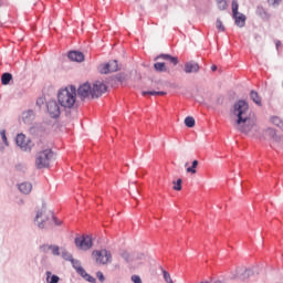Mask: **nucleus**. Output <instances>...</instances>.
<instances>
[{"label": "nucleus", "mask_w": 283, "mask_h": 283, "mask_svg": "<svg viewBox=\"0 0 283 283\" xmlns=\"http://www.w3.org/2000/svg\"><path fill=\"white\" fill-rule=\"evenodd\" d=\"M167 94V92L165 91H158L157 92V96H165Z\"/></svg>", "instance_id": "3c124183"}, {"label": "nucleus", "mask_w": 283, "mask_h": 283, "mask_svg": "<svg viewBox=\"0 0 283 283\" xmlns=\"http://www.w3.org/2000/svg\"><path fill=\"white\" fill-rule=\"evenodd\" d=\"M211 70H212V72H216V70H218V66L217 65H212Z\"/></svg>", "instance_id": "864d4df0"}, {"label": "nucleus", "mask_w": 283, "mask_h": 283, "mask_svg": "<svg viewBox=\"0 0 283 283\" xmlns=\"http://www.w3.org/2000/svg\"><path fill=\"white\" fill-rule=\"evenodd\" d=\"M46 282L48 283H59L61 281V277L56 274H52L50 271H46Z\"/></svg>", "instance_id": "a211bd4d"}, {"label": "nucleus", "mask_w": 283, "mask_h": 283, "mask_svg": "<svg viewBox=\"0 0 283 283\" xmlns=\"http://www.w3.org/2000/svg\"><path fill=\"white\" fill-rule=\"evenodd\" d=\"M253 275V269L247 266H238L235 269V273L231 272L230 280H241V282H245V280H249V277Z\"/></svg>", "instance_id": "20e7f679"}, {"label": "nucleus", "mask_w": 283, "mask_h": 283, "mask_svg": "<svg viewBox=\"0 0 283 283\" xmlns=\"http://www.w3.org/2000/svg\"><path fill=\"white\" fill-rule=\"evenodd\" d=\"M269 6H273V8H277L280 3H282V0H268Z\"/></svg>", "instance_id": "58836bf2"}, {"label": "nucleus", "mask_w": 283, "mask_h": 283, "mask_svg": "<svg viewBox=\"0 0 283 283\" xmlns=\"http://www.w3.org/2000/svg\"><path fill=\"white\" fill-rule=\"evenodd\" d=\"M56 160V154L52 149L46 148L39 151L35 156V167L36 169H49L50 165Z\"/></svg>", "instance_id": "7ed1b4c3"}, {"label": "nucleus", "mask_w": 283, "mask_h": 283, "mask_svg": "<svg viewBox=\"0 0 283 283\" xmlns=\"http://www.w3.org/2000/svg\"><path fill=\"white\" fill-rule=\"evenodd\" d=\"M96 277L101 283L105 282V275L103 274V272L98 271L96 273Z\"/></svg>", "instance_id": "a18cd8bd"}, {"label": "nucleus", "mask_w": 283, "mask_h": 283, "mask_svg": "<svg viewBox=\"0 0 283 283\" xmlns=\"http://www.w3.org/2000/svg\"><path fill=\"white\" fill-rule=\"evenodd\" d=\"M116 81H118V83H123L125 81V75L123 74H117L116 75Z\"/></svg>", "instance_id": "de8ad7c7"}, {"label": "nucleus", "mask_w": 283, "mask_h": 283, "mask_svg": "<svg viewBox=\"0 0 283 283\" xmlns=\"http://www.w3.org/2000/svg\"><path fill=\"white\" fill-rule=\"evenodd\" d=\"M50 251L52 255H61V248H59V245L51 244Z\"/></svg>", "instance_id": "473e14b6"}, {"label": "nucleus", "mask_w": 283, "mask_h": 283, "mask_svg": "<svg viewBox=\"0 0 283 283\" xmlns=\"http://www.w3.org/2000/svg\"><path fill=\"white\" fill-rule=\"evenodd\" d=\"M154 67L159 73L167 72V64L165 62H157L154 64Z\"/></svg>", "instance_id": "aec40b11"}, {"label": "nucleus", "mask_w": 283, "mask_h": 283, "mask_svg": "<svg viewBox=\"0 0 283 283\" xmlns=\"http://www.w3.org/2000/svg\"><path fill=\"white\" fill-rule=\"evenodd\" d=\"M93 255L96 256V262L99 264H107V262H112V252L107 250L93 251Z\"/></svg>", "instance_id": "9d476101"}, {"label": "nucleus", "mask_w": 283, "mask_h": 283, "mask_svg": "<svg viewBox=\"0 0 283 283\" xmlns=\"http://www.w3.org/2000/svg\"><path fill=\"white\" fill-rule=\"evenodd\" d=\"M77 96L81 98V101H85V98H92V85L90 83H84L80 85L77 88Z\"/></svg>", "instance_id": "9b49d317"}, {"label": "nucleus", "mask_w": 283, "mask_h": 283, "mask_svg": "<svg viewBox=\"0 0 283 283\" xmlns=\"http://www.w3.org/2000/svg\"><path fill=\"white\" fill-rule=\"evenodd\" d=\"M250 98L255 103L256 105H262V98H260V95L255 91L250 92Z\"/></svg>", "instance_id": "6ab92c4d"}, {"label": "nucleus", "mask_w": 283, "mask_h": 283, "mask_svg": "<svg viewBox=\"0 0 283 283\" xmlns=\"http://www.w3.org/2000/svg\"><path fill=\"white\" fill-rule=\"evenodd\" d=\"M0 136L2 138V143H4V145H7L8 147L9 144H8V137L6 136V130H1Z\"/></svg>", "instance_id": "37998d69"}, {"label": "nucleus", "mask_w": 283, "mask_h": 283, "mask_svg": "<svg viewBox=\"0 0 283 283\" xmlns=\"http://www.w3.org/2000/svg\"><path fill=\"white\" fill-rule=\"evenodd\" d=\"M34 117V111H28L22 114V118L24 123H30V118Z\"/></svg>", "instance_id": "a878e982"}, {"label": "nucleus", "mask_w": 283, "mask_h": 283, "mask_svg": "<svg viewBox=\"0 0 283 283\" xmlns=\"http://www.w3.org/2000/svg\"><path fill=\"white\" fill-rule=\"evenodd\" d=\"M50 217H51V220L54 221V224H55L56 227H61V224H63V221L56 219V217H54V213L51 212V213H50Z\"/></svg>", "instance_id": "4c0bfd02"}, {"label": "nucleus", "mask_w": 283, "mask_h": 283, "mask_svg": "<svg viewBox=\"0 0 283 283\" xmlns=\"http://www.w3.org/2000/svg\"><path fill=\"white\" fill-rule=\"evenodd\" d=\"M10 81H12V74L11 73H3L1 75L2 85H10Z\"/></svg>", "instance_id": "412c9836"}, {"label": "nucleus", "mask_w": 283, "mask_h": 283, "mask_svg": "<svg viewBox=\"0 0 283 283\" xmlns=\"http://www.w3.org/2000/svg\"><path fill=\"white\" fill-rule=\"evenodd\" d=\"M67 56L70 61H75V63H83L85 61V55L81 51H71Z\"/></svg>", "instance_id": "ddd939ff"}, {"label": "nucleus", "mask_w": 283, "mask_h": 283, "mask_svg": "<svg viewBox=\"0 0 283 283\" xmlns=\"http://www.w3.org/2000/svg\"><path fill=\"white\" fill-rule=\"evenodd\" d=\"M233 114L237 116L235 128L241 134H249L253 129L255 123L249 118V104L245 101H238L234 104Z\"/></svg>", "instance_id": "f257e3e1"}, {"label": "nucleus", "mask_w": 283, "mask_h": 283, "mask_svg": "<svg viewBox=\"0 0 283 283\" xmlns=\"http://www.w3.org/2000/svg\"><path fill=\"white\" fill-rule=\"evenodd\" d=\"M52 244H43L40 247L42 253H48L51 250Z\"/></svg>", "instance_id": "ea45409f"}, {"label": "nucleus", "mask_w": 283, "mask_h": 283, "mask_svg": "<svg viewBox=\"0 0 283 283\" xmlns=\"http://www.w3.org/2000/svg\"><path fill=\"white\" fill-rule=\"evenodd\" d=\"M18 189L19 191H21V193H24V196H28V193L32 192V185L28 181H24L18 185Z\"/></svg>", "instance_id": "f3484780"}, {"label": "nucleus", "mask_w": 283, "mask_h": 283, "mask_svg": "<svg viewBox=\"0 0 283 283\" xmlns=\"http://www.w3.org/2000/svg\"><path fill=\"white\" fill-rule=\"evenodd\" d=\"M143 96H158V91H144Z\"/></svg>", "instance_id": "e433bc0d"}, {"label": "nucleus", "mask_w": 283, "mask_h": 283, "mask_svg": "<svg viewBox=\"0 0 283 283\" xmlns=\"http://www.w3.org/2000/svg\"><path fill=\"white\" fill-rule=\"evenodd\" d=\"M15 143L22 151H32V147H34V143L32 140L27 139L24 134H18L15 137Z\"/></svg>", "instance_id": "39448f33"}, {"label": "nucleus", "mask_w": 283, "mask_h": 283, "mask_svg": "<svg viewBox=\"0 0 283 283\" xmlns=\"http://www.w3.org/2000/svg\"><path fill=\"white\" fill-rule=\"evenodd\" d=\"M232 18L234 19V23L238 25V28H244V25H247V15L243 13L232 15Z\"/></svg>", "instance_id": "dca6fc26"}, {"label": "nucleus", "mask_w": 283, "mask_h": 283, "mask_svg": "<svg viewBox=\"0 0 283 283\" xmlns=\"http://www.w3.org/2000/svg\"><path fill=\"white\" fill-rule=\"evenodd\" d=\"M268 133L270 134V136H272V138L273 136H275V129L273 128H268Z\"/></svg>", "instance_id": "8fccbe9b"}, {"label": "nucleus", "mask_w": 283, "mask_h": 283, "mask_svg": "<svg viewBox=\"0 0 283 283\" xmlns=\"http://www.w3.org/2000/svg\"><path fill=\"white\" fill-rule=\"evenodd\" d=\"M160 59H163V61H169V63H172V65H177L179 63L178 56H172L170 54H159L155 57V61H158Z\"/></svg>", "instance_id": "2eb2a0df"}, {"label": "nucleus", "mask_w": 283, "mask_h": 283, "mask_svg": "<svg viewBox=\"0 0 283 283\" xmlns=\"http://www.w3.org/2000/svg\"><path fill=\"white\" fill-rule=\"evenodd\" d=\"M217 6L219 10H227V8H229L227 0H217Z\"/></svg>", "instance_id": "c85d7f7f"}, {"label": "nucleus", "mask_w": 283, "mask_h": 283, "mask_svg": "<svg viewBox=\"0 0 283 283\" xmlns=\"http://www.w3.org/2000/svg\"><path fill=\"white\" fill-rule=\"evenodd\" d=\"M75 245L81 251H90V248L93 245L92 237H90V235H82V237L75 238Z\"/></svg>", "instance_id": "0eeeda50"}, {"label": "nucleus", "mask_w": 283, "mask_h": 283, "mask_svg": "<svg viewBox=\"0 0 283 283\" xmlns=\"http://www.w3.org/2000/svg\"><path fill=\"white\" fill-rule=\"evenodd\" d=\"M119 255H120V258H123V260H125V262H127V264H129V262H132V260H134V259H132V255L129 254V252H127L126 250H122L119 252Z\"/></svg>", "instance_id": "393cba45"}, {"label": "nucleus", "mask_w": 283, "mask_h": 283, "mask_svg": "<svg viewBox=\"0 0 283 283\" xmlns=\"http://www.w3.org/2000/svg\"><path fill=\"white\" fill-rule=\"evenodd\" d=\"M185 125L189 128L196 127V119L191 116H188L185 118Z\"/></svg>", "instance_id": "bb28decb"}, {"label": "nucleus", "mask_w": 283, "mask_h": 283, "mask_svg": "<svg viewBox=\"0 0 283 283\" xmlns=\"http://www.w3.org/2000/svg\"><path fill=\"white\" fill-rule=\"evenodd\" d=\"M108 63V70L111 71V72H118V61H116V60H111V61H108L107 62Z\"/></svg>", "instance_id": "4be33fe9"}, {"label": "nucleus", "mask_w": 283, "mask_h": 283, "mask_svg": "<svg viewBox=\"0 0 283 283\" xmlns=\"http://www.w3.org/2000/svg\"><path fill=\"white\" fill-rule=\"evenodd\" d=\"M77 275H81V277H85V275L87 274V271H85V269L83 268H77V271H76Z\"/></svg>", "instance_id": "79ce46f5"}, {"label": "nucleus", "mask_w": 283, "mask_h": 283, "mask_svg": "<svg viewBox=\"0 0 283 283\" xmlns=\"http://www.w3.org/2000/svg\"><path fill=\"white\" fill-rule=\"evenodd\" d=\"M40 218H43V212L38 211L36 216H35V219H34V222H35V224L39 229H45V226L48 224V220H50V217H45L44 219L39 221Z\"/></svg>", "instance_id": "4468645a"}, {"label": "nucleus", "mask_w": 283, "mask_h": 283, "mask_svg": "<svg viewBox=\"0 0 283 283\" xmlns=\"http://www.w3.org/2000/svg\"><path fill=\"white\" fill-rule=\"evenodd\" d=\"M273 125H276V127H283V122L280 117L274 116L271 118Z\"/></svg>", "instance_id": "72a5a7b5"}, {"label": "nucleus", "mask_w": 283, "mask_h": 283, "mask_svg": "<svg viewBox=\"0 0 283 283\" xmlns=\"http://www.w3.org/2000/svg\"><path fill=\"white\" fill-rule=\"evenodd\" d=\"M71 264L73 266V269H75V271H78V269H83V266L81 265V261L73 259L71 261Z\"/></svg>", "instance_id": "f704fd0d"}, {"label": "nucleus", "mask_w": 283, "mask_h": 283, "mask_svg": "<svg viewBox=\"0 0 283 283\" xmlns=\"http://www.w3.org/2000/svg\"><path fill=\"white\" fill-rule=\"evenodd\" d=\"M175 191H182V179H178L177 181H172Z\"/></svg>", "instance_id": "c756f323"}, {"label": "nucleus", "mask_w": 283, "mask_h": 283, "mask_svg": "<svg viewBox=\"0 0 283 283\" xmlns=\"http://www.w3.org/2000/svg\"><path fill=\"white\" fill-rule=\"evenodd\" d=\"M61 256L63 258V260H65L66 262H71L74 260V258L72 256V253H70L67 250L63 249L61 252Z\"/></svg>", "instance_id": "b1692460"}, {"label": "nucleus", "mask_w": 283, "mask_h": 283, "mask_svg": "<svg viewBox=\"0 0 283 283\" xmlns=\"http://www.w3.org/2000/svg\"><path fill=\"white\" fill-rule=\"evenodd\" d=\"M239 8H240V4L238 3V0H232V17L240 14V12L238 11Z\"/></svg>", "instance_id": "cd10ccee"}, {"label": "nucleus", "mask_w": 283, "mask_h": 283, "mask_svg": "<svg viewBox=\"0 0 283 283\" xmlns=\"http://www.w3.org/2000/svg\"><path fill=\"white\" fill-rule=\"evenodd\" d=\"M146 255L143 252H138L134 255L133 260H145Z\"/></svg>", "instance_id": "a19ab883"}, {"label": "nucleus", "mask_w": 283, "mask_h": 283, "mask_svg": "<svg viewBox=\"0 0 283 283\" xmlns=\"http://www.w3.org/2000/svg\"><path fill=\"white\" fill-rule=\"evenodd\" d=\"M200 71V65L197 62H187L185 64V69L184 72H186V74H196Z\"/></svg>", "instance_id": "f8f14e48"}, {"label": "nucleus", "mask_w": 283, "mask_h": 283, "mask_svg": "<svg viewBox=\"0 0 283 283\" xmlns=\"http://www.w3.org/2000/svg\"><path fill=\"white\" fill-rule=\"evenodd\" d=\"M57 102L64 109H73L76 105V86L61 88L57 93Z\"/></svg>", "instance_id": "f03ea898"}, {"label": "nucleus", "mask_w": 283, "mask_h": 283, "mask_svg": "<svg viewBox=\"0 0 283 283\" xmlns=\"http://www.w3.org/2000/svg\"><path fill=\"white\" fill-rule=\"evenodd\" d=\"M132 282H134V283H143V280H140V276H138V275H133L132 276Z\"/></svg>", "instance_id": "49530a36"}, {"label": "nucleus", "mask_w": 283, "mask_h": 283, "mask_svg": "<svg viewBox=\"0 0 283 283\" xmlns=\"http://www.w3.org/2000/svg\"><path fill=\"white\" fill-rule=\"evenodd\" d=\"M258 14H260L262 17V14H266V11H264V8L262 7H258V10H256Z\"/></svg>", "instance_id": "09e8293b"}, {"label": "nucleus", "mask_w": 283, "mask_h": 283, "mask_svg": "<svg viewBox=\"0 0 283 283\" xmlns=\"http://www.w3.org/2000/svg\"><path fill=\"white\" fill-rule=\"evenodd\" d=\"M84 280L90 283H96V279L88 273L85 275Z\"/></svg>", "instance_id": "c03bdc74"}, {"label": "nucleus", "mask_w": 283, "mask_h": 283, "mask_svg": "<svg viewBox=\"0 0 283 283\" xmlns=\"http://www.w3.org/2000/svg\"><path fill=\"white\" fill-rule=\"evenodd\" d=\"M46 109L51 118H59V116H61V106L55 99H50L46 103Z\"/></svg>", "instance_id": "1a4fd4ad"}, {"label": "nucleus", "mask_w": 283, "mask_h": 283, "mask_svg": "<svg viewBox=\"0 0 283 283\" xmlns=\"http://www.w3.org/2000/svg\"><path fill=\"white\" fill-rule=\"evenodd\" d=\"M216 28H217V30H219V32H224V30H226L224 24L222 23V20H220V19H217Z\"/></svg>", "instance_id": "c9c22d12"}, {"label": "nucleus", "mask_w": 283, "mask_h": 283, "mask_svg": "<svg viewBox=\"0 0 283 283\" xmlns=\"http://www.w3.org/2000/svg\"><path fill=\"white\" fill-rule=\"evenodd\" d=\"M50 130V124L48 123H40L34 124L30 127L29 132L32 136H45V134Z\"/></svg>", "instance_id": "423d86ee"}, {"label": "nucleus", "mask_w": 283, "mask_h": 283, "mask_svg": "<svg viewBox=\"0 0 283 283\" xmlns=\"http://www.w3.org/2000/svg\"><path fill=\"white\" fill-rule=\"evenodd\" d=\"M107 92V85L101 81H96L92 87V98H101Z\"/></svg>", "instance_id": "6e6552de"}, {"label": "nucleus", "mask_w": 283, "mask_h": 283, "mask_svg": "<svg viewBox=\"0 0 283 283\" xmlns=\"http://www.w3.org/2000/svg\"><path fill=\"white\" fill-rule=\"evenodd\" d=\"M198 167V160H193L192 165L187 168L188 174H196V168Z\"/></svg>", "instance_id": "2f4dec72"}, {"label": "nucleus", "mask_w": 283, "mask_h": 283, "mask_svg": "<svg viewBox=\"0 0 283 283\" xmlns=\"http://www.w3.org/2000/svg\"><path fill=\"white\" fill-rule=\"evenodd\" d=\"M98 72H99V74H109V73H112V71H109V64L108 63L101 64L98 66Z\"/></svg>", "instance_id": "5701e85b"}, {"label": "nucleus", "mask_w": 283, "mask_h": 283, "mask_svg": "<svg viewBox=\"0 0 283 283\" xmlns=\"http://www.w3.org/2000/svg\"><path fill=\"white\" fill-rule=\"evenodd\" d=\"M161 271H163L165 282L174 283V280H171V274H169V272H167V270L161 269Z\"/></svg>", "instance_id": "7c9ffc66"}, {"label": "nucleus", "mask_w": 283, "mask_h": 283, "mask_svg": "<svg viewBox=\"0 0 283 283\" xmlns=\"http://www.w3.org/2000/svg\"><path fill=\"white\" fill-rule=\"evenodd\" d=\"M275 45H276V50H280V45H282V42L281 41H276Z\"/></svg>", "instance_id": "603ef678"}]
</instances>
